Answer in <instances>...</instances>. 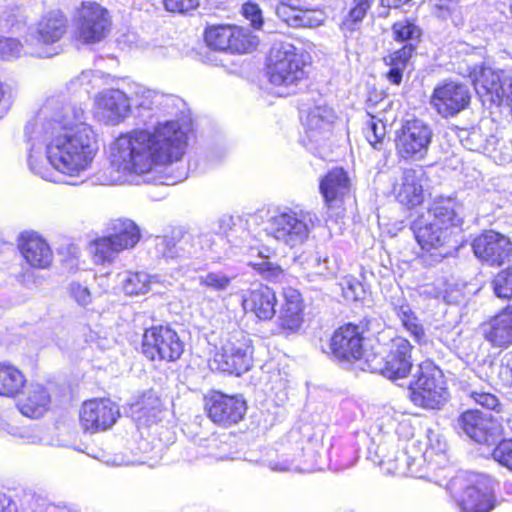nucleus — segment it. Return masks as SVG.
I'll return each mask as SVG.
<instances>
[{"label":"nucleus","instance_id":"1","mask_svg":"<svg viewBox=\"0 0 512 512\" xmlns=\"http://www.w3.org/2000/svg\"><path fill=\"white\" fill-rule=\"evenodd\" d=\"M27 164L42 179L77 185L95 157V135L81 106L49 95L25 126Z\"/></svg>","mask_w":512,"mask_h":512},{"label":"nucleus","instance_id":"2","mask_svg":"<svg viewBox=\"0 0 512 512\" xmlns=\"http://www.w3.org/2000/svg\"><path fill=\"white\" fill-rule=\"evenodd\" d=\"M188 124L157 122L153 131L135 129L121 134L109 147V166L97 175L101 185L138 184L157 166L179 161L187 145Z\"/></svg>","mask_w":512,"mask_h":512},{"label":"nucleus","instance_id":"3","mask_svg":"<svg viewBox=\"0 0 512 512\" xmlns=\"http://www.w3.org/2000/svg\"><path fill=\"white\" fill-rule=\"evenodd\" d=\"M459 209L454 198L440 197L434 200L427 216L412 221L411 230L423 252L431 258V264L451 255L456 248L451 243L463 223Z\"/></svg>","mask_w":512,"mask_h":512},{"label":"nucleus","instance_id":"4","mask_svg":"<svg viewBox=\"0 0 512 512\" xmlns=\"http://www.w3.org/2000/svg\"><path fill=\"white\" fill-rule=\"evenodd\" d=\"M216 240L222 242L223 238L212 234H183L177 230L173 231L171 236L156 237L155 248L161 257L167 260H179L171 273V277L178 278L190 272H196L201 268L204 259L213 258L209 252L218 253L214 247L217 244Z\"/></svg>","mask_w":512,"mask_h":512},{"label":"nucleus","instance_id":"5","mask_svg":"<svg viewBox=\"0 0 512 512\" xmlns=\"http://www.w3.org/2000/svg\"><path fill=\"white\" fill-rule=\"evenodd\" d=\"M428 449L422 456L411 457L406 452H399L392 447V451L388 449L387 443H380L377 446L376 454L380 458V465H388L387 470L391 473H407L415 478H428L434 480L437 484H441L438 480L429 475L428 471L433 470V466L429 463L424 471L422 464L426 457L431 456L432 452L441 455L445 452L447 444L444 438L437 433H430L428 436Z\"/></svg>","mask_w":512,"mask_h":512},{"label":"nucleus","instance_id":"6","mask_svg":"<svg viewBox=\"0 0 512 512\" xmlns=\"http://www.w3.org/2000/svg\"><path fill=\"white\" fill-rule=\"evenodd\" d=\"M305 54L290 43H280L271 48L267 75L273 85H297L307 77Z\"/></svg>","mask_w":512,"mask_h":512},{"label":"nucleus","instance_id":"7","mask_svg":"<svg viewBox=\"0 0 512 512\" xmlns=\"http://www.w3.org/2000/svg\"><path fill=\"white\" fill-rule=\"evenodd\" d=\"M68 19L61 10L47 12L37 23L25 42L27 53L39 58H50L60 53L57 44L67 32Z\"/></svg>","mask_w":512,"mask_h":512},{"label":"nucleus","instance_id":"8","mask_svg":"<svg viewBox=\"0 0 512 512\" xmlns=\"http://www.w3.org/2000/svg\"><path fill=\"white\" fill-rule=\"evenodd\" d=\"M410 383V398L415 405L439 409L449 397L442 371L430 361L422 362Z\"/></svg>","mask_w":512,"mask_h":512},{"label":"nucleus","instance_id":"9","mask_svg":"<svg viewBox=\"0 0 512 512\" xmlns=\"http://www.w3.org/2000/svg\"><path fill=\"white\" fill-rule=\"evenodd\" d=\"M313 227L310 212L286 208L270 217L266 230L278 242L294 248L306 242Z\"/></svg>","mask_w":512,"mask_h":512},{"label":"nucleus","instance_id":"10","mask_svg":"<svg viewBox=\"0 0 512 512\" xmlns=\"http://www.w3.org/2000/svg\"><path fill=\"white\" fill-rule=\"evenodd\" d=\"M213 365L219 371L237 376L249 371L253 365V345L249 335L241 330L229 333L215 353Z\"/></svg>","mask_w":512,"mask_h":512},{"label":"nucleus","instance_id":"11","mask_svg":"<svg viewBox=\"0 0 512 512\" xmlns=\"http://www.w3.org/2000/svg\"><path fill=\"white\" fill-rule=\"evenodd\" d=\"M412 344L404 337L397 336L387 344L385 355L367 354V368L372 373H379L388 379L406 377L412 368Z\"/></svg>","mask_w":512,"mask_h":512},{"label":"nucleus","instance_id":"12","mask_svg":"<svg viewBox=\"0 0 512 512\" xmlns=\"http://www.w3.org/2000/svg\"><path fill=\"white\" fill-rule=\"evenodd\" d=\"M138 226L129 219H116L110 223L109 234L92 243L96 262H111L126 249L133 248L140 240Z\"/></svg>","mask_w":512,"mask_h":512},{"label":"nucleus","instance_id":"13","mask_svg":"<svg viewBox=\"0 0 512 512\" xmlns=\"http://www.w3.org/2000/svg\"><path fill=\"white\" fill-rule=\"evenodd\" d=\"M74 36L84 44L101 42L110 32L109 11L92 1L82 2L73 17Z\"/></svg>","mask_w":512,"mask_h":512},{"label":"nucleus","instance_id":"14","mask_svg":"<svg viewBox=\"0 0 512 512\" xmlns=\"http://www.w3.org/2000/svg\"><path fill=\"white\" fill-rule=\"evenodd\" d=\"M433 130L428 123L418 118L406 119L396 131L395 147L404 160H423L432 143Z\"/></svg>","mask_w":512,"mask_h":512},{"label":"nucleus","instance_id":"15","mask_svg":"<svg viewBox=\"0 0 512 512\" xmlns=\"http://www.w3.org/2000/svg\"><path fill=\"white\" fill-rule=\"evenodd\" d=\"M184 343L175 330L168 326H155L143 335L142 352L150 360L174 362L184 352Z\"/></svg>","mask_w":512,"mask_h":512},{"label":"nucleus","instance_id":"16","mask_svg":"<svg viewBox=\"0 0 512 512\" xmlns=\"http://www.w3.org/2000/svg\"><path fill=\"white\" fill-rule=\"evenodd\" d=\"M462 512H491L496 507L493 481L481 474H471L456 498Z\"/></svg>","mask_w":512,"mask_h":512},{"label":"nucleus","instance_id":"17","mask_svg":"<svg viewBox=\"0 0 512 512\" xmlns=\"http://www.w3.org/2000/svg\"><path fill=\"white\" fill-rule=\"evenodd\" d=\"M204 40L210 48L230 53H247L258 45L257 37L248 30L230 26L217 25L205 30Z\"/></svg>","mask_w":512,"mask_h":512},{"label":"nucleus","instance_id":"18","mask_svg":"<svg viewBox=\"0 0 512 512\" xmlns=\"http://www.w3.org/2000/svg\"><path fill=\"white\" fill-rule=\"evenodd\" d=\"M469 87L459 81L444 80L438 83L432 92L430 104L443 118L454 117L470 104Z\"/></svg>","mask_w":512,"mask_h":512},{"label":"nucleus","instance_id":"19","mask_svg":"<svg viewBox=\"0 0 512 512\" xmlns=\"http://www.w3.org/2000/svg\"><path fill=\"white\" fill-rule=\"evenodd\" d=\"M373 321L365 319L360 325L346 324L338 328L330 341L332 356L340 362L359 360L363 356L364 331L371 330Z\"/></svg>","mask_w":512,"mask_h":512},{"label":"nucleus","instance_id":"20","mask_svg":"<svg viewBox=\"0 0 512 512\" xmlns=\"http://www.w3.org/2000/svg\"><path fill=\"white\" fill-rule=\"evenodd\" d=\"M474 255L484 264L499 267L512 260L511 239L494 230H485L472 241Z\"/></svg>","mask_w":512,"mask_h":512},{"label":"nucleus","instance_id":"21","mask_svg":"<svg viewBox=\"0 0 512 512\" xmlns=\"http://www.w3.org/2000/svg\"><path fill=\"white\" fill-rule=\"evenodd\" d=\"M335 119L334 110L326 104L315 105L305 116L301 115L303 145L310 150L320 147L329 138Z\"/></svg>","mask_w":512,"mask_h":512},{"label":"nucleus","instance_id":"22","mask_svg":"<svg viewBox=\"0 0 512 512\" xmlns=\"http://www.w3.org/2000/svg\"><path fill=\"white\" fill-rule=\"evenodd\" d=\"M320 449L322 445L317 440L309 439L305 446L296 449L292 456L283 454L277 460L268 462V467L274 472H314L320 470Z\"/></svg>","mask_w":512,"mask_h":512},{"label":"nucleus","instance_id":"23","mask_svg":"<svg viewBox=\"0 0 512 512\" xmlns=\"http://www.w3.org/2000/svg\"><path fill=\"white\" fill-rule=\"evenodd\" d=\"M119 416V407L110 399H91L81 407L80 424L85 431L95 433L111 428Z\"/></svg>","mask_w":512,"mask_h":512},{"label":"nucleus","instance_id":"24","mask_svg":"<svg viewBox=\"0 0 512 512\" xmlns=\"http://www.w3.org/2000/svg\"><path fill=\"white\" fill-rule=\"evenodd\" d=\"M208 417L217 424L230 426L241 421L246 414L247 404L241 395L213 393L207 399Z\"/></svg>","mask_w":512,"mask_h":512},{"label":"nucleus","instance_id":"25","mask_svg":"<svg viewBox=\"0 0 512 512\" xmlns=\"http://www.w3.org/2000/svg\"><path fill=\"white\" fill-rule=\"evenodd\" d=\"M457 427L479 444L494 446L498 443L497 429L490 418L478 410L463 412L457 419Z\"/></svg>","mask_w":512,"mask_h":512},{"label":"nucleus","instance_id":"26","mask_svg":"<svg viewBox=\"0 0 512 512\" xmlns=\"http://www.w3.org/2000/svg\"><path fill=\"white\" fill-rule=\"evenodd\" d=\"M130 94V101L132 100L135 104L138 116L144 118L145 122L147 121L146 112L148 113L147 118H152L158 113H165L170 105L176 101L171 96L160 94L139 84L130 86Z\"/></svg>","mask_w":512,"mask_h":512},{"label":"nucleus","instance_id":"27","mask_svg":"<svg viewBox=\"0 0 512 512\" xmlns=\"http://www.w3.org/2000/svg\"><path fill=\"white\" fill-rule=\"evenodd\" d=\"M241 304L245 313H252L259 320H271L275 313L277 298L268 286L260 285L242 294Z\"/></svg>","mask_w":512,"mask_h":512},{"label":"nucleus","instance_id":"28","mask_svg":"<svg viewBox=\"0 0 512 512\" xmlns=\"http://www.w3.org/2000/svg\"><path fill=\"white\" fill-rule=\"evenodd\" d=\"M19 249L25 261L33 268L47 269L53 261V253L40 235L23 232L19 238Z\"/></svg>","mask_w":512,"mask_h":512},{"label":"nucleus","instance_id":"29","mask_svg":"<svg viewBox=\"0 0 512 512\" xmlns=\"http://www.w3.org/2000/svg\"><path fill=\"white\" fill-rule=\"evenodd\" d=\"M484 339L495 348L512 345V304L501 309L482 327Z\"/></svg>","mask_w":512,"mask_h":512},{"label":"nucleus","instance_id":"30","mask_svg":"<svg viewBox=\"0 0 512 512\" xmlns=\"http://www.w3.org/2000/svg\"><path fill=\"white\" fill-rule=\"evenodd\" d=\"M350 191V180L342 168L329 171L320 182V192L329 208L338 207Z\"/></svg>","mask_w":512,"mask_h":512},{"label":"nucleus","instance_id":"31","mask_svg":"<svg viewBox=\"0 0 512 512\" xmlns=\"http://www.w3.org/2000/svg\"><path fill=\"white\" fill-rule=\"evenodd\" d=\"M97 104L106 113L107 120L117 124L125 119L131 108L130 97L119 89H106L97 97Z\"/></svg>","mask_w":512,"mask_h":512},{"label":"nucleus","instance_id":"32","mask_svg":"<svg viewBox=\"0 0 512 512\" xmlns=\"http://www.w3.org/2000/svg\"><path fill=\"white\" fill-rule=\"evenodd\" d=\"M374 0H346L341 11L339 29L345 38L351 37L362 27Z\"/></svg>","mask_w":512,"mask_h":512},{"label":"nucleus","instance_id":"33","mask_svg":"<svg viewBox=\"0 0 512 512\" xmlns=\"http://www.w3.org/2000/svg\"><path fill=\"white\" fill-rule=\"evenodd\" d=\"M129 412L138 425L149 426L160 420L161 401L154 392L147 391L130 404Z\"/></svg>","mask_w":512,"mask_h":512},{"label":"nucleus","instance_id":"34","mask_svg":"<svg viewBox=\"0 0 512 512\" xmlns=\"http://www.w3.org/2000/svg\"><path fill=\"white\" fill-rule=\"evenodd\" d=\"M51 397L42 384H30L18 403L20 412L30 418L42 416L49 408Z\"/></svg>","mask_w":512,"mask_h":512},{"label":"nucleus","instance_id":"35","mask_svg":"<svg viewBox=\"0 0 512 512\" xmlns=\"http://www.w3.org/2000/svg\"><path fill=\"white\" fill-rule=\"evenodd\" d=\"M421 176V171L414 169L403 171L401 184L396 190V198L400 204L412 208L423 202L424 194Z\"/></svg>","mask_w":512,"mask_h":512},{"label":"nucleus","instance_id":"36","mask_svg":"<svg viewBox=\"0 0 512 512\" xmlns=\"http://www.w3.org/2000/svg\"><path fill=\"white\" fill-rule=\"evenodd\" d=\"M278 322L282 329L289 331H296L301 326L302 301L297 290H284V302L279 311Z\"/></svg>","mask_w":512,"mask_h":512},{"label":"nucleus","instance_id":"37","mask_svg":"<svg viewBox=\"0 0 512 512\" xmlns=\"http://www.w3.org/2000/svg\"><path fill=\"white\" fill-rule=\"evenodd\" d=\"M390 305L402 326L410 333L414 340L420 343L425 338V330L416 314L412 311L402 293L391 296Z\"/></svg>","mask_w":512,"mask_h":512},{"label":"nucleus","instance_id":"38","mask_svg":"<svg viewBox=\"0 0 512 512\" xmlns=\"http://www.w3.org/2000/svg\"><path fill=\"white\" fill-rule=\"evenodd\" d=\"M166 282L160 275H150L146 272H126L121 280L122 289L126 295H143L156 289Z\"/></svg>","mask_w":512,"mask_h":512},{"label":"nucleus","instance_id":"39","mask_svg":"<svg viewBox=\"0 0 512 512\" xmlns=\"http://www.w3.org/2000/svg\"><path fill=\"white\" fill-rule=\"evenodd\" d=\"M414 51L415 46L412 43H408L401 49L384 57V62L390 66V70L387 72V79L389 82L395 85H399L402 82L403 73L407 68Z\"/></svg>","mask_w":512,"mask_h":512},{"label":"nucleus","instance_id":"40","mask_svg":"<svg viewBox=\"0 0 512 512\" xmlns=\"http://www.w3.org/2000/svg\"><path fill=\"white\" fill-rule=\"evenodd\" d=\"M464 392L466 397L476 405L495 411L498 414L500 422L501 415L509 414V410H512V406L510 404L501 403L495 394L486 391L483 387H477L474 384H470Z\"/></svg>","mask_w":512,"mask_h":512},{"label":"nucleus","instance_id":"41","mask_svg":"<svg viewBox=\"0 0 512 512\" xmlns=\"http://www.w3.org/2000/svg\"><path fill=\"white\" fill-rule=\"evenodd\" d=\"M26 379L16 367L0 363V395L14 397L24 387Z\"/></svg>","mask_w":512,"mask_h":512},{"label":"nucleus","instance_id":"42","mask_svg":"<svg viewBox=\"0 0 512 512\" xmlns=\"http://www.w3.org/2000/svg\"><path fill=\"white\" fill-rule=\"evenodd\" d=\"M325 20L326 14L323 10L312 9L310 4H307V7L288 17L284 22L293 28H315L321 26Z\"/></svg>","mask_w":512,"mask_h":512},{"label":"nucleus","instance_id":"43","mask_svg":"<svg viewBox=\"0 0 512 512\" xmlns=\"http://www.w3.org/2000/svg\"><path fill=\"white\" fill-rule=\"evenodd\" d=\"M234 437L230 434H223L222 436H212L207 440V456L216 460L224 461L233 459V450L230 440Z\"/></svg>","mask_w":512,"mask_h":512},{"label":"nucleus","instance_id":"44","mask_svg":"<svg viewBox=\"0 0 512 512\" xmlns=\"http://www.w3.org/2000/svg\"><path fill=\"white\" fill-rule=\"evenodd\" d=\"M235 277V275H229L223 271H211L200 275L198 281L202 287L216 293H223L230 288Z\"/></svg>","mask_w":512,"mask_h":512},{"label":"nucleus","instance_id":"45","mask_svg":"<svg viewBox=\"0 0 512 512\" xmlns=\"http://www.w3.org/2000/svg\"><path fill=\"white\" fill-rule=\"evenodd\" d=\"M393 38L398 42H409L418 40L421 36V29L410 19H402L392 26Z\"/></svg>","mask_w":512,"mask_h":512},{"label":"nucleus","instance_id":"46","mask_svg":"<svg viewBox=\"0 0 512 512\" xmlns=\"http://www.w3.org/2000/svg\"><path fill=\"white\" fill-rule=\"evenodd\" d=\"M492 287L496 297L512 298V265L496 274L492 281Z\"/></svg>","mask_w":512,"mask_h":512},{"label":"nucleus","instance_id":"47","mask_svg":"<svg viewBox=\"0 0 512 512\" xmlns=\"http://www.w3.org/2000/svg\"><path fill=\"white\" fill-rule=\"evenodd\" d=\"M364 134L367 141L374 147L378 148L385 138L386 127L381 120H377L375 117H370L364 128Z\"/></svg>","mask_w":512,"mask_h":512},{"label":"nucleus","instance_id":"48","mask_svg":"<svg viewBox=\"0 0 512 512\" xmlns=\"http://www.w3.org/2000/svg\"><path fill=\"white\" fill-rule=\"evenodd\" d=\"M250 265L256 270L263 278L276 281L283 275L282 268L269 261L267 256L260 255V261L250 262Z\"/></svg>","mask_w":512,"mask_h":512},{"label":"nucleus","instance_id":"49","mask_svg":"<svg viewBox=\"0 0 512 512\" xmlns=\"http://www.w3.org/2000/svg\"><path fill=\"white\" fill-rule=\"evenodd\" d=\"M22 43L13 37L0 36V60H13L22 54Z\"/></svg>","mask_w":512,"mask_h":512},{"label":"nucleus","instance_id":"50","mask_svg":"<svg viewBox=\"0 0 512 512\" xmlns=\"http://www.w3.org/2000/svg\"><path fill=\"white\" fill-rule=\"evenodd\" d=\"M307 4H309L307 0H279L275 12L284 22L288 17H291L293 14L295 15L299 10L307 7Z\"/></svg>","mask_w":512,"mask_h":512},{"label":"nucleus","instance_id":"51","mask_svg":"<svg viewBox=\"0 0 512 512\" xmlns=\"http://www.w3.org/2000/svg\"><path fill=\"white\" fill-rule=\"evenodd\" d=\"M492 457L502 466L512 471V440H503L495 445Z\"/></svg>","mask_w":512,"mask_h":512},{"label":"nucleus","instance_id":"52","mask_svg":"<svg viewBox=\"0 0 512 512\" xmlns=\"http://www.w3.org/2000/svg\"><path fill=\"white\" fill-rule=\"evenodd\" d=\"M342 293L346 300L357 301L365 296V288L360 281L353 277H347L341 283Z\"/></svg>","mask_w":512,"mask_h":512},{"label":"nucleus","instance_id":"53","mask_svg":"<svg viewBox=\"0 0 512 512\" xmlns=\"http://www.w3.org/2000/svg\"><path fill=\"white\" fill-rule=\"evenodd\" d=\"M70 297L81 307H87L92 303V294L88 286L78 282L72 281L68 286Z\"/></svg>","mask_w":512,"mask_h":512},{"label":"nucleus","instance_id":"54","mask_svg":"<svg viewBox=\"0 0 512 512\" xmlns=\"http://www.w3.org/2000/svg\"><path fill=\"white\" fill-rule=\"evenodd\" d=\"M357 461V455L355 449L352 447H346L342 449L341 454L337 459H331V468L334 471H343L351 468Z\"/></svg>","mask_w":512,"mask_h":512},{"label":"nucleus","instance_id":"55","mask_svg":"<svg viewBox=\"0 0 512 512\" xmlns=\"http://www.w3.org/2000/svg\"><path fill=\"white\" fill-rule=\"evenodd\" d=\"M497 377L503 386L512 387V350L501 358Z\"/></svg>","mask_w":512,"mask_h":512},{"label":"nucleus","instance_id":"56","mask_svg":"<svg viewBox=\"0 0 512 512\" xmlns=\"http://www.w3.org/2000/svg\"><path fill=\"white\" fill-rule=\"evenodd\" d=\"M243 16L250 21L255 29H260L263 25L262 11L259 6L252 2H247L242 6Z\"/></svg>","mask_w":512,"mask_h":512},{"label":"nucleus","instance_id":"57","mask_svg":"<svg viewBox=\"0 0 512 512\" xmlns=\"http://www.w3.org/2000/svg\"><path fill=\"white\" fill-rule=\"evenodd\" d=\"M167 11L172 13H188L199 5V0H164Z\"/></svg>","mask_w":512,"mask_h":512},{"label":"nucleus","instance_id":"58","mask_svg":"<svg viewBox=\"0 0 512 512\" xmlns=\"http://www.w3.org/2000/svg\"><path fill=\"white\" fill-rule=\"evenodd\" d=\"M93 77V71L92 70H85L80 73L77 77L73 78L68 86L67 89L71 90L73 92L77 91L78 88H83L86 93L89 92V86L91 84Z\"/></svg>","mask_w":512,"mask_h":512},{"label":"nucleus","instance_id":"59","mask_svg":"<svg viewBox=\"0 0 512 512\" xmlns=\"http://www.w3.org/2000/svg\"><path fill=\"white\" fill-rule=\"evenodd\" d=\"M434 7V14L437 17L446 19L451 12V4H455L458 0H431Z\"/></svg>","mask_w":512,"mask_h":512},{"label":"nucleus","instance_id":"60","mask_svg":"<svg viewBox=\"0 0 512 512\" xmlns=\"http://www.w3.org/2000/svg\"><path fill=\"white\" fill-rule=\"evenodd\" d=\"M498 145H500V142L495 137H492L491 139L487 140V144L484 147V149L486 151H488L489 153L493 154L492 155L493 158L496 161H499L501 164L511 162L512 155L510 153H505V154H503V156H499V157L496 155V152L498 150V148L496 146H498Z\"/></svg>","mask_w":512,"mask_h":512},{"label":"nucleus","instance_id":"61","mask_svg":"<svg viewBox=\"0 0 512 512\" xmlns=\"http://www.w3.org/2000/svg\"><path fill=\"white\" fill-rule=\"evenodd\" d=\"M419 294L424 298L438 299L440 297H443L445 299V295L443 294L442 288L438 287L434 283L422 285L419 289Z\"/></svg>","mask_w":512,"mask_h":512},{"label":"nucleus","instance_id":"62","mask_svg":"<svg viewBox=\"0 0 512 512\" xmlns=\"http://www.w3.org/2000/svg\"><path fill=\"white\" fill-rule=\"evenodd\" d=\"M11 104L9 88L4 83L0 82V119L4 117V115L9 110Z\"/></svg>","mask_w":512,"mask_h":512},{"label":"nucleus","instance_id":"63","mask_svg":"<svg viewBox=\"0 0 512 512\" xmlns=\"http://www.w3.org/2000/svg\"><path fill=\"white\" fill-rule=\"evenodd\" d=\"M0 512H17V504L6 494H0Z\"/></svg>","mask_w":512,"mask_h":512},{"label":"nucleus","instance_id":"64","mask_svg":"<svg viewBox=\"0 0 512 512\" xmlns=\"http://www.w3.org/2000/svg\"><path fill=\"white\" fill-rule=\"evenodd\" d=\"M312 262L315 264V268H316L315 273L316 274L325 275L326 273L329 272L327 258L321 259V257L318 254H316L313 256Z\"/></svg>","mask_w":512,"mask_h":512}]
</instances>
